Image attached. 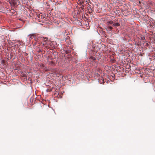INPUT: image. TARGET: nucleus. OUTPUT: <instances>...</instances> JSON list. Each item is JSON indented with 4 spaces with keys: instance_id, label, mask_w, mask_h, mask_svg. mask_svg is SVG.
Wrapping results in <instances>:
<instances>
[{
    "instance_id": "nucleus-1",
    "label": "nucleus",
    "mask_w": 155,
    "mask_h": 155,
    "mask_svg": "<svg viewBox=\"0 0 155 155\" xmlns=\"http://www.w3.org/2000/svg\"><path fill=\"white\" fill-rule=\"evenodd\" d=\"M45 40V41H42L41 43V46L45 48L48 46L50 43V41L48 40Z\"/></svg>"
},
{
    "instance_id": "nucleus-2",
    "label": "nucleus",
    "mask_w": 155,
    "mask_h": 155,
    "mask_svg": "<svg viewBox=\"0 0 155 155\" xmlns=\"http://www.w3.org/2000/svg\"><path fill=\"white\" fill-rule=\"evenodd\" d=\"M9 2L10 3H13L15 5H17L19 3L18 0H10Z\"/></svg>"
},
{
    "instance_id": "nucleus-3",
    "label": "nucleus",
    "mask_w": 155,
    "mask_h": 155,
    "mask_svg": "<svg viewBox=\"0 0 155 155\" xmlns=\"http://www.w3.org/2000/svg\"><path fill=\"white\" fill-rule=\"evenodd\" d=\"M48 62L49 64L51 65H53L54 64V63L53 61H50L49 60L48 61Z\"/></svg>"
},
{
    "instance_id": "nucleus-4",
    "label": "nucleus",
    "mask_w": 155,
    "mask_h": 155,
    "mask_svg": "<svg viewBox=\"0 0 155 155\" xmlns=\"http://www.w3.org/2000/svg\"><path fill=\"white\" fill-rule=\"evenodd\" d=\"M113 28L111 26L107 27L106 29L107 31H110Z\"/></svg>"
},
{
    "instance_id": "nucleus-5",
    "label": "nucleus",
    "mask_w": 155,
    "mask_h": 155,
    "mask_svg": "<svg viewBox=\"0 0 155 155\" xmlns=\"http://www.w3.org/2000/svg\"><path fill=\"white\" fill-rule=\"evenodd\" d=\"M113 25L115 26H119L120 25V24L118 23H114L113 24Z\"/></svg>"
},
{
    "instance_id": "nucleus-6",
    "label": "nucleus",
    "mask_w": 155,
    "mask_h": 155,
    "mask_svg": "<svg viewBox=\"0 0 155 155\" xmlns=\"http://www.w3.org/2000/svg\"><path fill=\"white\" fill-rule=\"evenodd\" d=\"M87 10L89 11V12L91 13L92 12V9L90 7L88 6L87 7Z\"/></svg>"
},
{
    "instance_id": "nucleus-7",
    "label": "nucleus",
    "mask_w": 155,
    "mask_h": 155,
    "mask_svg": "<svg viewBox=\"0 0 155 155\" xmlns=\"http://www.w3.org/2000/svg\"><path fill=\"white\" fill-rule=\"evenodd\" d=\"M41 39L42 41H45V40H48L46 38H45L44 37L41 38Z\"/></svg>"
},
{
    "instance_id": "nucleus-8",
    "label": "nucleus",
    "mask_w": 155,
    "mask_h": 155,
    "mask_svg": "<svg viewBox=\"0 0 155 155\" xmlns=\"http://www.w3.org/2000/svg\"><path fill=\"white\" fill-rule=\"evenodd\" d=\"M91 58L92 60H93V61H94V60H95V58L94 57H92V56L91 57Z\"/></svg>"
},
{
    "instance_id": "nucleus-9",
    "label": "nucleus",
    "mask_w": 155,
    "mask_h": 155,
    "mask_svg": "<svg viewBox=\"0 0 155 155\" xmlns=\"http://www.w3.org/2000/svg\"><path fill=\"white\" fill-rule=\"evenodd\" d=\"M108 23L110 24H114L113 22L112 21H109Z\"/></svg>"
},
{
    "instance_id": "nucleus-10",
    "label": "nucleus",
    "mask_w": 155,
    "mask_h": 155,
    "mask_svg": "<svg viewBox=\"0 0 155 155\" xmlns=\"http://www.w3.org/2000/svg\"><path fill=\"white\" fill-rule=\"evenodd\" d=\"M151 40H152V41H153V43H155V39L154 38H152Z\"/></svg>"
},
{
    "instance_id": "nucleus-11",
    "label": "nucleus",
    "mask_w": 155,
    "mask_h": 155,
    "mask_svg": "<svg viewBox=\"0 0 155 155\" xmlns=\"http://www.w3.org/2000/svg\"><path fill=\"white\" fill-rule=\"evenodd\" d=\"M69 52L68 51H65V53L67 54H69Z\"/></svg>"
},
{
    "instance_id": "nucleus-12",
    "label": "nucleus",
    "mask_w": 155,
    "mask_h": 155,
    "mask_svg": "<svg viewBox=\"0 0 155 155\" xmlns=\"http://www.w3.org/2000/svg\"><path fill=\"white\" fill-rule=\"evenodd\" d=\"M99 55H100V56H99V57H98V58H101V55H100V54H99Z\"/></svg>"
},
{
    "instance_id": "nucleus-13",
    "label": "nucleus",
    "mask_w": 155,
    "mask_h": 155,
    "mask_svg": "<svg viewBox=\"0 0 155 155\" xmlns=\"http://www.w3.org/2000/svg\"><path fill=\"white\" fill-rule=\"evenodd\" d=\"M8 2H10V0H7Z\"/></svg>"
},
{
    "instance_id": "nucleus-14",
    "label": "nucleus",
    "mask_w": 155,
    "mask_h": 155,
    "mask_svg": "<svg viewBox=\"0 0 155 155\" xmlns=\"http://www.w3.org/2000/svg\"><path fill=\"white\" fill-rule=\"evenodd\" d=\"M146 44V45H148V44L147 43Z\"/></svg>"
},
{
    "instance_id": "nucleus-15",
    "label": "nucleus",
    "mask_w": 155,
    "mask_h": 155,
    "mask_svg": "<svg viewBox=\"0 0 155 155\" xmlns=\"http://www.w3.org/2000/svg\"><path fill=\"white\" fill-rule=\"evenodd\" d=\"M146 44V45H148V44L147 43Z\"/></svg>"
}]
</instances>
